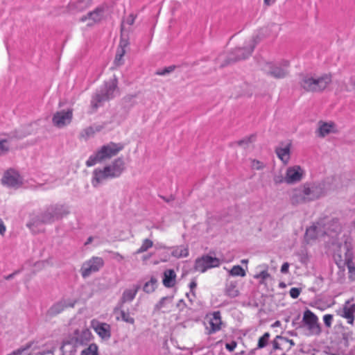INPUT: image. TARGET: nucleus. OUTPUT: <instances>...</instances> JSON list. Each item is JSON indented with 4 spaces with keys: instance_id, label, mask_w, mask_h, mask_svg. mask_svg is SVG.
<instances>
[{
    "instance_id": "nucleus-21",
    "label": "nucleus",
    "mask_w": 355,
    "mask_h": 355,
    "mask_svg": "<svg viewBox=\"0 0 355 355\" xmlns=\"http://www.w3.org/2000/svg\"><path fill=\"white\" fill-rule=\"evenodd\" d=\"M338 131L336 125L332 121H320L318 127V135L324 137L330 134L336 133Z\"/></svg>"
},
{
    "instance_id": "nucleus-37",
    "label": "nucleus",
    "mask_w": 355,
    "mask_h": 355,
    "mask_svg": "<svg viewBox=\"0 0 355 355\" xmlns=\"http://www.w3.org/2000/svg\"><path fill=\"white\" fill-rule=\"evenodd\" d=\"M228 272L229 275L232 277H244V269L239 265L233 266Z\"/></svg>"
},
{
    "instance_id": "nucleus-2",
    "label": "nucleus",
    "mask_w": 355,
    "mask_h": 355,
    "mask_svg": "<svg viewBox=\"0 0 355 355\" xmlns=\"http://www.w3.org/2000/svg\"><path fill=\"white\" fill-rule=\"evenodd\" d=\"M117 89V80L111 79L104 82L94 93L91 100L92 108L96 111L102 104L114 97Z\"/></svg>"
},
{
    "instance_id": "nucleus-57",
    "label": "nucleus",
    "mask_w": 355,
    "mask_h": 355,
    "mask_svg": "<svg viewBox=\"0 0 355 355\" xmlns=\"http://www.w3.org/2000/svg\"><path fill=\"white\" fill-rule=\"evenodd\" d=\"M184 305H185V302H184V300H182V299L180 300L177 304V306L179 308L183 307Z\"/></svg>"
},
{
    "instance_id": "nucleus-4",
    "label": "nucleus",
    "mask_w": 355,
    "mask_h": 355,
    "mask_svg": "<svg viewBox=\"0 0 355 355\" xmlns=\"http://www.w3.org/2000/svg\"><path fill=\"white\" fill-rule=\"evenodd\" d=\"M306 176L305 168L297 164L291 165L286 168L284 175H275L273 180L276 184L286 183L295 184L300 182Z\"/></svg>"
},
{
    "instance_id": "nucleus-39",
    "label": "nucleus",
    "mask_w": 355,
    "mask_h": 355,
    "mask_svg": "<svg viewBox=\"0 0 355 355\" xmlns=\"http://www.w3.org/2000/svg\"><path fill=\"white\" fill-rule=\"evenodd\" d=\"M270 338V334L266 332L259 339L257 344V347L259 349L265 347L268 343Z\"/></svg>"
},
{
    "instance_id": "nucleus-34",
    "label": "nucleus",
    "mask_w": 355,
    "mask_h": 355,
    "mask_svg": "<svg viewBox=\"0 0 355 355\" xmlns=\"http://www.w3.org/2000/svg\"><path fill=\"white\" fill-rule=\"evenodd\" d=\"M173 295L163 297L160 300L155 304V309L159 311L162 309L166 308L168 304H171L173 302Z\"/></svg>"
},
{
    "instance_id": "nucleus-7",
    "label": "nucleus",
    "mask_w": 355,
    "mask_h": 355,
    "mask_svg": "<svg viewBox=\"0 0 355 355\" xmlns=\"http://www.w3.org/2000/svg\"><path fill=\"white\" fill-rule=\"evenodd\" d=\"M243 58H244V49L238 47L230 53H220L216 59V65L223 68Z\"/></svg>"
},
{
    "instance_id": "nucleus-18",
    "label": "nucleus",
    "mask_w": 355,
    "mask_h": 355,
    "mask_svg": "<svg viewBox=\"0 0 355 355\" xmlns=\"http://www.w3.org/2000/svg\"><path fill=\"white\" fill-rule=\"evenodd\" d=\"M93 338L91 331L84 329L81 331L76 330L74 332V344L76 347L87 346Z\"/></svg>"
},
{
    "instance_id": "nucleus-47",
    "label": "nucleus",
    "mask_w": 355,
    "mask_h": 355,
    "mask_svg": "<svg viewBox=\"0 0 355 355\" xmlns=\"http://www.w3.org/2000/svg\"><path fill=\"white\" fill-rule=\"evenodd\" d=\"M323 321L327 327H331L333 322V315L331 314H326L323 316Z\"/></svg>"
},
{
    "instance_id": "nucleus-42",
    "label": "nucleus",
    "mask_w": 355,
    "mask_h": 355,
    "mask_svg": "<svg viewBox=\"0 0 355 355\" xmlns=\"http://www.w3.org/2000/svg\"><path fill=\"white\" fill-rule=\"evenodd\" d=\"M136 16L133 14L129 15L125 19H124L121 23V30H123L125 24L132 26L135 21Z\"/></svg>"
},
{
    "instance_id": "nucleus-43",
    "label": "nucleus",
    "mask_w": 355,
    "mask_h": 355,
    "mask_svg": "<svg viewBox=\"0 0 355 355\" xmlns=\"http://www.w3.org/2000/svg\"><path fill=\"white\" fill-rule=\"evenodd\" d=\"M10 148L8 139H0V155L4 154L8 151Z\"/></svg>"
},
{
    "instance_id": "nucleus-63",
    "label": "nucleus",
    "mask_w": 355,
    "mask_h": 355,
    "mask_svg": "<svg viewBox=\"0 0 355 355\" xmlns=\"http://www.w3.org/2000/svg\"><path fill=\"white\" fill-rule=\"evenodd\" d=\"M280 286H282V287H284V286H285V284H280Z\"/></svg>"
},
{
    "instance_id": "nucleus-41",
    "label": "nucleus",
    "mask_w": 355,
    "mask_h": 355,
    "mask_svg": "<svg viewBox=\"0 0 355 355\" xmlns=\"http://www.w3.org/2000/svg\"><path fill=\"white\" fill-rule=\"evenodd\" d=\"M95 133L92 125L85 128L80 134L81 137L85 139H87L88 138L93 137Z\"/></svg>"
},
{
    "instance_id": "nucleus-58",
    "label": "nucleus",
    "mask_w": 355,
    "mask_h": 355,
    "mask_svg": "<svg viewBox=\"0 0 355 355\" xmlns=\"http://www.w3.org/2000/svg\"><path fill=\"white\" fill-rule=\"evenodd\" d=\"M94 240V237L93 236H89L87 239V241H85V243H84L85 245H88L89 244H90Z\"/></svg>"
},
{
    "instance_id": "nucleus-14",
    "label": "nucleus",
    "mask_w": 355,
    "mask_h": 355,
    "mask_svg": "<svg viewBox=\"0 0 355 355\" xmlns=\"http://www.w3.org/2000/svg\"><path fill=\"white\" fill-rule=\"evenodd\" d=\"M76 302V300L71 299H62L49 308L47 311V315L54 317L62 313L67 308H73Z\"/></svg>"
},
{
    "instance_id": "nucleus-9",
    "label": "nucleus",
    "mask_w": 355,
    "mask_h": 355,
    "mask_svg": "<svg viewBox=\"0 0 355 355\" xmlns=\"http://www.w3.org/2000/svg\"><path fill=\"white\" fill-rule=\"evenodd\" d=\"M104 265L103 259L99 257H92L85 261L80 268L81 275L87 278L92 273L98 272Z\"/></svg>"
},
{
    "instance_id": "nucleus-15",
    "label": "nucleus",
    "mask_w": 355,
    "mask_h": 355,
    "mask_svg": "<svg viewBox=\"0 0 355 355\" xmlns=\"http://www.w3.org/2000/svg\"><path fill=\"white\" fill-rule=\"evenodd\" d=\"M303 321L313 334H319L320 327L318 323V317L310 310H306L304 313Z\"/></svg>"
},
{
    "instance_id": "nucleus-29",
    "label": "nucleus",
    "mask_w": 355,
    "mask_h": 355,
    "mask_svg": "<svg viewBox=\"0 0 355 355\" xmlns=\"http://www.w3.org/2000/svg\"><path fill=\"white\" fill-rule=\"evenodd\" d=\"M171 255L177 259L187 257L189 256V248L186 245H180L173 248Z\"/></svg>"
},
{
    "instance_id": "nucleus-1",
    "label": "nucleus",
    "mask_w": 355,
    "mask_h": 355,
    "mask_svg": "<svg viewBox=\"0 0 355 355\" xmlns=\"http://www.w3.org/2000/svg\"><path fill=\"white\" fill-rule=\"evenodd\" d=\"M325 231L334 241L332 243L334 258L339 268H347L352 273L355 268L352 263V235L355 234V214L352 215L349 223H343L338 219L330 220Z\"/></svg>"
},
{
    "instance_id": "nucleus-64",
    "label": "nucleus",
    "mask_w": 355,
    "mask_h": 355,
    "mask_svg": "<svg viewBox=\"0 0 355 355\" xmlns=\"http://www.w3.org/2000/svg\"><path fill=\"white\" fill-rule=\"evenodd\" d=\"M243 139L239 141V144H241V143H243Z\"/></svg>"
},
{
    "instance_id": "nucleus-24",
    "label": "nucleus",
    "mask_w": 355,
    "mask_h": 355,
    "mask_svg": "<svg viewBox=\"0 0 355 355\" xmlns=\"http://www.w3.org/2000/svg\"><path fill=\"white\" fill-rule=\"evenodd\" d=\"M291 144H282L277 147L275 152L277 157L284 163H288L291 158Z\"/></svg>"
},
{
    "instance_id": "nucleus-60",
    "label": "nucleus",
    "mask_w": 355,
    "mask_h": 355,
    "mask_svg": "<svg viewBox=\"0 0 355 355\" xmlns=\"http://www.w3.org/2000/svg\"><path fill=\"white\" fill-rule=\"evenodd\" d=\"M276 0H264V3L268 5V6H270V5H272V3H274L275 2Z\"/></svg>"
},
{
    "instance_id": "nucleus-20",
    "label": "nucleus",
    "mask_w": 355,
    "mask_h": 355,
    "mask_svg": "<svg viewBox=\"0 0 355 355\" xmlns=\"http://www.w3.org/2000/svg\"><path fill=\"white\" fill-rule=\"evenodd\" d=\"M92 327L98 336L103 339L108 340L111 337V327L105 322H92Z\"/></svg>"
},
{
    "instance_id": "nucleus-62",
    "label": "nucleus",
    "mask_w": 355,
    "mask_h": 355,
    "mask_svg": "<svg viewBox=\"0 0 355 355\" xmlns=\"http://www.w3.org/2000/svg\"><path fill=\"white\" fill-rule=\"evenodd\" d=\"M241 263L244 264V259L241 260Z\"/></svg>"
},
{
    "instance_id": "nucleus-46",
    "label": "nucleus",
    "mask_w": 355,
    "mask_h": 355,
    "mask_svg": "<svg viewBox=\"0 0 355 355\" xmlns=\"http://www.w3.org/2000/svg\"><path fill=\"white\" fill-rule=\"evenodd\" d=\"M251 167L252 169L260 170L264 167V164L259 160H252Z\"/></svg>"
},
{
    "instance_id": "nucleus-23",
    "label": "nucleus",
    "mask_w": 355,
    "mask_h": 355,
    "mask_svg": "<svg viewBox=\"0 0 355 355\" xmlns=\"http://www.w3.org/2000/svg\"><path fill=\"white\" fill-rule=\"evenodd\" d=\"M290 200L294 205L307 202L306 194L304 193V186L302 185L292 189L290 192Z\"/></svg>"
},
{
    "instance_id": "nucleus-45",
    "label": "nucleus",
    "mask_w": 355,
    "mask_h": 355,
    "mask_svg": "<svg viewBox=\"0 0 355 355\" xmlns=\"http://www.w3.org/2000/svg\"><path fill=\"white\" fill-rule=\"evenodd\" d=\"M256 277L260 279V282L262 283L266 282L268 280L270 279L269 273L266 270L261 272L259 274L256 275Z\"/></svg>"
},
{
    "instance_id": "nucleus-19",
    "label": "nucleus",
    "mask_w": 355,
    "mask_h": 355,
    "mask_svg": "<svg viewBox=\"0 0 355 355\" xmlns=\"http://www.w3.org/2000/svg\"><path fill=\"white\" fill-rule=\"evenodd\" d=\"M209 326H206V334L211 335L221 329L222 320L220 311H214L209 320Z\"/></svg>"
},
{
    "instance_id": "nucleus-33",
    "label": "nucleus",
    "mask_w": 355,
    "mask_h": 355,
    "mask_svg": "<svg viewBox=\"0 0 355 355\" xmlns=\"http://www.w3.org/2000/svg\"><path fill=\"white\" fill-rule=\"evenodd\" d=\"M33 344V342H28L25 345L20 347L7 355H30L29 349Z\"/></svg>"
},
{
    "instance_id": "nucleus-10",
    "label": "nucleus",
    "mask_w": 355,
    "mask_h": 355,
    "mask_svg": "<svg viewBox=\"0 0 355 355\" xmlns=\"http://www.w3.org/2000/svg\"><path fill=\"white\" fill-rule=\"evenodd\" d=\"M220 260L216 257H213L209 254L202 255L198 258L194 264L196 271L205 272L208 269L219 266Z\"/></svg>"
},
{
    "instance_id": "nucleus-5",
    "label": "nucleus",
    "mask_w": 355,
    "mask_h": 355,
    "mask_svg": "<svg viewBox=\"0 0 355 355\" xmlns=\"http://www.w3.org/2000/svg\"><path fill=\"white\" fill-rule=\"evenodd\" d=\"M331 79L329 75H311L307 74L302 77L300 85L309 92H321L324 90L331 83Z\"/></svg>"
},
{
    "instance_id": "nucleus-40",
    "label": "nucleus",
    "mask_w": 355,
    "mask_h": 355,
    "mask_svg": "<svg viewBox=\"0 0 355 355\" xmlns=\"http://www.w3.org/2000/svg\"><path fill=\"white\" fill-rule=\"evenodd\" d=\"M175 69V65H171L163 69H159L156 71V74L158 76H166L173 72Z\"/></svg>"
},
{
    "instance_id": "nucleus-59",
    "label": "nucleus",
    "mask_w": 355,
    "mask_h": 355,
    "mask_svg": "<svg viewBox=\"0 0 355 355\" xmlns=\"http://www.w3.org/2000/svg\"><path fill=\"white\" fill-rule=\"evenodd\" d=\"M160 198H162L164 201H166V202H169L170 201L173 200L174 198L172 196H170V198H167L164 196H160Z\"/></svg>"
},
{
    "instance_id": "nucleus-6",
    "label": "nucleus",
    "mask_w": 355,
    "mask_h": 355,
    "mask_svg": "<svg viewBox=\"0 0 355 355\" xmlns=\"http://www.w3.org/2000/svg\"><path fill=\"white\" fill-rule=\"evenodd\" d=\"M69 214L67 209L61 205H51L40 216V220L44 224H50L61 219Z\"/></svg>"
},
{
    "instance_id": "nucleus-54",
    "label": "nucleus",
    "mask_w": 355,
    "mask_h": 355,
    "mask_svg": "<svg viewBox=\"0 0 355 355\" xmlns=\"http://www.w3.org/2000/svg\"><path fill=\"white\" fill-rule=\"evenodd\" d=\"M19 272V270H15V272H13L12 273L7 275L5 277V279L6 280H10L12 279L16 275H17L18 273Z\"/></svg>"
},
{
    "instance_id": "nucleus-53",
    "label": "nucleus",
    "mask_w": 355,
    "mask_h": 355,
    "mask_svg": "<svg viewBox=\"0 0 355 355\" xmlns=\"http://www.w3.org/2000/svg\"><path fill=\"white\" fill-rule=\"evenodd\" d=\"M257 43V40H253L252 42H250L249 44V51L252 52Z\"/></svg>"
},
{
    "instance_id": "nucleus-11",
    "label": "nucleus",
    "mask_w": 355,
    "mask_h": 355,
    "mask_svg": "<svg viewBox=\"0 0 355 355\" xmlns=\"http://www.w3.org/2000/svg\"><path fill=\"white\" fill-rule=\"evenodd\" d=\"M289 62L283 61L279 64H275L272 62H267L263 67V70L276 78H284L288 72Z\"/></svg>"
},
{
    "instance_id": "nucleus-52",
    "label": "nucleus",
    "mask_w": 355,
    "mask_h": 355,
    "mask_svg": "<svg viewBox=\"0 0 355 355\" xmlns=\"http://www.w3.org/2000/svg\"><path fill=\"white\" fill-rule=\"evenodd\" d=\"M92 127L94 130V133L101 131L103 128V126L102 125L98 124H94L92 125Z\"/></svg>"
},
{
    "instance_id": "nucleus-3",
    "label": "nucleus",
    "mask_w": 355,
    "mask_h": 355,
    "mask_svg": "<svg viewBox=\"0 0 355 355\" xmlns=\"http://www.w3.org/2000/svg\"><path fill=\"white\" fill-rule=\"evenodd\" d=\"M123 148L121 144L110 142L102 146L98 150L91 155L86 161V166L91 167L98 163H101L106 159L117 155Z\"/></svg>"
},
{
    "instance_id": "nucleus-22",
    "label": "nucleus",
    "mask_w": 355,
    "mask_h": 355,
    "mask_svg": "<svg viewBox=\"0 0 355 355\" xmlns=\"http://www.w3.org/2000/svg\"><path fill=\"white\" fill-rule=\"evenodd\" d=\"M111 179L105 168H97L92 173V184L94 187H98L103 182Z\"/></svg>"
},
{
    "instance_id": "nucleus-51",
    "label": "nucleus",
    "mask_w": 355,
    "mask_h": 355,
    "mask_svg": "<svg viewBox=\"0 0 355 355\" xmlns=\"http://www.w3.org/2000/svg\"><path fill=\"white\" fill-rule=\"evenodd\" d=\"M6 230V225H4L3 221L0 218V235H4Z\"/></svg>"
},
{
    "instance_id": "nucleus-32",
    "label": "nucleus",
    "mask_w": 355,
    "mask_h": 355,
    "mask_svg": "<svg viewBox=\"0 0 355 355\" xmlns=\"http://www.w3.org/2000/svg\"><path fill=\"white\" fill-rule=\"evenodd\" d=\"M157 287V279L152 276L149 281L146 282L144 286L143 291L144 293L150 294L153 293Z\"/></svg>"
},
{
    "instance_id": "nucleus-27",
    "label": "nucleus",
    "mask_w": 355,
    "mask_h": 355,
    "mask_svg": "<svg viewBox=\"0 0 355 355\" xmlns=\"http://www.w3.org/2000/svg\"><path fill=\"white\" fill-rule=\"evenodd\" d=\"M323 230H322L321 227L319 224L310 226L306 229L305 234V239L307 243H310L311 241L318 238L320 234H322Z\"/></svg>"
},
{
    "instance_id": "nucleus-12",
    "label": "nucleus",
    "mask_w": 355,
    "mask_h": 355,
    "mask_svg": "<svg viewBox=\"0 0 355 355\" xmlns=\"http://www.w3.org/2000/svg\"><path fill=\"white\" fill-rule=\"evenodd\" d=\"M72 118L73 112L71 109L62 110L53 114L52 122L55 127L62 128L71 122Z\"/></svg>"
},
{
    "instance_id": "nucleus-49",
    "label": "nucleus",
    "mask_w": 355,
    "mask_h": 355,
    "mask_svg": "<svg viewBox=\"0 0 355 355\" xmlns=\"http://www.w3.org/2000/svg\"><path fill=\"white\" fill-rule=\"evenodd\" d=\"M236 343L235 341H232L229 343H226V345H225L226 349L230 352L234 351V349L236 348Z\"/></svg>"
},
{
    "instance_id": "nucleus-17",
    "label": "nucleus",
    "mask_w": 355,
    "mask_h": 355,
    "mask_svg": "<svg viewBox=\"0 0 355 355\" xmlns=\"http://www.w3.org/2000/svg\"><path fill=\"white\" fill-rule=\"evenodd\" d=\"M337 314L346 319L348 324H353L355 318V304L347 301L343 307L337 310Z\"/></svg>"
},
{
    "instance_id": "nucleus-30",
    "label": "nucleus",
    "mask_w": 355,
    "mask_h": 355,
    "mask_svg": "<svg viewBox=\"0 0 355 355\" xmlns=\"http://www.w3.org/2000/svg\"><path fill=\"white\" fill-rule=\"evenodd\" d=\"M225 292L231 297H236L239 293L238 283L236 281H228Z\"/></svg>"
},
{
    "instance_id": "nucleus-44",
    "label": "nucleus",
    "mask_w": 355,
    "mask_h": 355,
    "mask_svg": "<svg viewBox=\"0 0 355 355\" xmlns=\"http://www.w3.org/2000/svg\"><path fill=\"white\" fill-rule=\"evenodd\" d=\"M120 313L123 321L129 324H134L135 319L130 315L129 313L125 312L124 310H121Z\"/></svg>"
},
{
    "instance_id": "nucleus-13",
    "label": "nucleus",
    "mask_w": 355,
    "mask_h": 355,
    "mask_svg": "<svg viewBox=\"0 0 355 355\" xmlns=\"http://www.w3.org/2000/svg\"><path fill=\"white\" fill-rule=\"evenodd\" d=\"M2 183L10 188H18L22 184V178L18 172L9 169L4 173Z\"/></svg>"
},
{
    "instance_id": "nucleus-35",
    "label": "nucleus",
    "mask_w": 355,
    "mask_h": 355,
    "mask_svg": "<svg viewBox=\"0 0 355 355\" xmlns=\"http://www.w3.org/2000/svg\"><path fill=\"white\" fill-rule=\"evenodd\" d=\"M290 343L291 345H293L292 340H289L286 338L282 336H277L273 342V346L275 349H282L283 345Z\"/></svg>"
},
{
    "instance_id": "nucleus-26",
    "label": "nucleus",
    "mask_w": 355,
    "mask_h": 355,
    "mask_svg": "<svg viewBox=\"0 0 355 355\" xmlns=\"http://www.w3.org/2000/svg\"><path fill=\"white\" fill-rule=\"evenodd\" d=\"M176 273L173 269H166L163 272L162 283L168 288H173L176 283Z\"/></svg>"
},
{
    "instance_id": "nucleus-56",
    "label": "nucleus",
    "mask_w": 355,
    "mask_h": 355,
    "mask_svg": "<svg viewBox=\"0 0 355 355\" xmlns=\"http://www.w3.org/2000/svg\"><path fill=\"white\" fill-rule=\"evenodd\" d=\"M256 140V135H251L248 138V141L249 143H253Z\"/></svg>"
},
{
    "instance_id": "nucleus-16",
    "label": "nucleus",
    "mask_w": 355,
    "mask_h": 355,
    "mask_svg": "<svg viewBox=\"0 0 355 355\" xmlns=\"http://www.w3.org/2000/svg\"><path fill=\"white\" fill-rule=\"evenodd\" d=\"M125 163L123 158L115 159L110 164L104 166L111 179L119 178L124 170Z\"/></svg>"
},
{
    "instance_id": "nucleus-61",
    "label": "nucleus",
    "mask_w": 355,
    "mask_h": 355,
    "mask_svg": "<svg viewBox=\"0 0 355 355\" xmlns=\"http://www.w3.org/2000/svg\"><path fill=\"white\" fill-rule=\"evenodd\" d=\"M279 322L277 321V322L275 323V326H277V325H279Z\"/></svg>"
},
{
    "instance_id": "nucleus-38",
    "label": "nucleus",
    "mask_w": 355,
    "mask_h": 355,
    "mask_svg": "<svg viewBox=\"0 0 355 355\" xmlns=\"http://www.w3.org/2000/svg\"><path fill=\"white\" fill-rule=\"evenodd\" d=\"M153 245V243L151 240L148 239H146L144 240L141 247L137 250V254H141L144 252H146L149 248H150Z\"/></svg>"
},
{
    "instance_id": "nucleus-48",
    "label": "nucleus",
    "mask_w": 355,
    "mask_h": 355,
    "mask_svg": "<svg viewBox=\"0 0 355 355\" xmlns=\"http://www.w3.org/2000/svg\"><path fill=\"white\" fill-rule=\"evenodd\" d=\"M301 292V290L297 288H292L290 290V295L292 298L296 299L298 297Z\"/></svg>"
},
{
    "instance_id": "nucleus-50",
    "label": "nucleus",
    "mask_w": 355,
    "mask_h": 355,
    "mask_svg": "<svg viewBox=\"0 0 355 355\" xmlns=\"http://www.w3.org/2000/svg\"><path fill=\"white\" fill-rule=\"evenodd\" d=\"M288 269H289V264L288 263L286 262L284 263H283V265L281 267V272L282 273H288Z\"/></svg>"
},
{
    "instance_id": "nucleus-36",
    "label": "nucleus",
    "mask_w": 355,
    "mask_h": 355,
    "mask_svg": "<svg viewBox=\"0 0 355 355\" xmlns=\"http://www.w3.org/2000/svg\"><path fill=\"white\" fill-rule=\"evenodd\" d=\"M80 355H98V347L97 345L91 343L82 352Z\"/></svg>"
},
{
    "instance_id": "nucleus-8",
    "label": "nucleus",
    "mask_w": 355,
    "mask_h": 355,
    "mask_svg": "<svg viewBox=\"0 0 355 355\" xmlns=\"http://www.w3.org/2000/svg\"><path fill=\"white\" fill-rule=\"evenodd\" d=\"M303 186L307 202L317 200L326 193V189L324 183H306L304 184Z\"/></svg>"
},
{
    "instance_id": "nucleus-31",
    "label": "nucleus",
    "mask_w": 355,
    "mask_h": 355,
    "mask_svg": "<svg viewBox=\"0 0 355 355\" xmlns=\"http://www.w3.org/2000/svg\"><path fill=\"white\" fill-rule=\"evenodd\" d=\"M127 45V42L121 40L119 44V47L117 49L115 59H114V64L116 66H119L122 64V58L125 53V47Z\"/></svg>"
},
{
    "instance_id": "nucleus-28",
    "label": "nucleus",
    "mask_w": 355,
    "mask_h": 355,
    "mask_svg": "<svg viewBox=\"0 0 355 355\" xmlns=\"http://www.w3.org/2000/svg\"><path fill=\"white\" fill-rule=\"evenodd\" d=\"M105 12L103 6H98L93 11L89 12L86 16L82 17L81 20L85 21L87 19H91L94 22L100 21Z\"/></svg>"
},
{
    "instance_id": "nucleus-55",
    "label": "nucleus",
    "mask_w": 355,
    "mask_h": 355,
    "mask_svg": "<svg viewBox=\"0 0 355 355\" xmlns=\"http://www.w3.org/2000/svg\"><path fill=\"white\" fill-rule=\"evenodd\" d=\"M189 288H190L191 291L192 292V291H193V290L194 288H196V286H197V283H196V282L195 280H193V281H191V282L189 283Z\"/></svg>"
},
{
    "instance_id": "nucleus-25",
    "label": "nucleus",
    "mask_w": 355,
    "mask_h": 355,
    "mask_svg": "<svg viewBox=\"0 0 355 355\" xmlns=\"http://www.w3.org/2000/svg\"><path fill=\"white\" fill-rule=\"evenodd\" d=\"M140 289V286L135 284L130 288L125 289L120 299L121 304L132 302L136 297L137 293Z\"/></svg>"
}]
</instances>
